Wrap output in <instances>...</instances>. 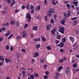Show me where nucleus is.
Wrapping results in <instances>:
<instances>
[{
    "label": "nucleus",
    "instance_id": "nucleus-1",
    "mask_svg": "<svg viewBox=\"0 0 79 79\" xmlns=\"http://www.w3.org/2000/svg\"><path fill=\"white\" fill-rule=\"evenodd\" d=\"M26 18H28V20L27 21L28 23H30L31 22V15H30V14L29 13H27L26 14Z\"/></svg>",
    "mask_w": 79,
    "mask_h": 79
},
{
    "label": "nucleus",
    "instance_id": "nucleus-2",
    "mask_svg": "<svg viewBox=\"0 0 79 79\" xmlns=\"http://www.w3.org/2000/svg\"><path fill=\"white\" fill-rule=\"evenodd\" d=\"M60 30H58L59 32H60L62 33V34H64V27H61L60 28Z\"/></svg>",
    "mask_w": 79,
    "mask_h": 79
},
{
    "label": "nucleus",
    "instance_id": "nucleus-3",
    "mask_svg": "<svg viewBox=\"0 0 79 79\" xmlns=\"http://www.w3.org/2000/svg\"><path fill=\"white\" fill-rule=\"evenodd\" d=\"M46 30L47 31H50L52 28V25L50 24L47 25L46 27Z\"/></svg>",
    "mask_w": 79,
    "mask_h": 79
},
{
    "label": "nucleus",
    "instance_id": "nucleus-4",
    "mask_svg": "<svg viewBox=\"0 0 79 79\" xmlns=\"http://www.w3.org/2000/svg\"><path fill=\"white\" fill-rule=\"evenodd\" d=\"M67 21V20L66 19V18H64L63 20H62L61 22V23L62 24V25H65V22Z\"/></svg>",
    "mask_w": 79,
    "mask_h": 79
},
{
    "label": "nucleus",
    "instance_id": "nucleus-5",
    "mask_svg": "<svg viewBox=\"0 0 79 79\" xmlns=\"http://www.w3.org/2000/svg\"><path fill=\"white\" fill-rule=\"evenodd\" d=\"M5 62L6 63H11V60L10 59H8L7 58L5 59Z\"/></svg>",
    "mask_w": 79,
    "mask_h": 79
},
{
    "label": "nucleus",
    "instance_id": "nucleus-6",
    "mask_svg": "<svg viewBox=\"0 0 79 79\" xmlns=\"http://www.w3.org/2000/svg\"><path fill=\"white\" fill-rule=\"evenodd\" d=\"M0 60L2 61V63H4V61L5 60V59L3 58V56H0Z\"/></svg>",
    "mask_w": 79,
    "mask_h": 79
},
{
    "label": "nucleus",
    "instance_id": "nucleus-7",
    "mask_svg": "<svg viewBox=\"0 0 79 79\" xmlns=\"http://www.w3.org/2000/svg\"><path fill=\"white\" fill-rule=\"evenodd\" d=\"M70 70V69L69 68V67H67L66 69L65 74H68V73H69V71Z\"/></svg>",
    "mask_w": 79,
    "mask_h": 79
},
{
    "label": "nucleus",
    "instance_id": "nucleus-8",
    "mask_svg": "<svg viewBox=\"0 0 79 79\" xmlns=\"http://www.w3.org/2000/svg\"><path fill=\"white\" fill-rule=\"evenodd\" d=\"M23 35L22 36V38H24L26 37L27 35V34L26 33V32L25 31H23Z\"/></svg>",
    "mask_w": 79,
    "mask_h": 79
},
{
    "label": "nucleus",
    "instance_id": "nucleus-9",
    "mask_svg": "<svg viewBox=\"0 0 79 79\" xmlns=\"http://www.w3.org/2000/svg\"><path fill=\"white\" fill-rule=\"evenodd\" d=\"M71 10H69L68 12V13L67 15V16L68 17H69V16H71Z\"/></svg>",
    "mask_w": 79,
    "mask_h": 79
},
{
    "label": "nucleus",
    "instance_id": "nucleus-10",
    "mask_svg": "<svg viewBox=\"0 0 79 79\" xmlns=\"http://www.w3.org/2000/svg\"><path fill=\"white\" fill-rule=\"evenodd\" d=\"M73 4L75 6H77V4H78V2L77 0H75V2L73 3Z\"/></svg>",
    "mask_w": 79,
    "mask_h": 79
},
{
    "label": "nucleus",
    "instance_id": "nucleus-11",
    "mask_svg": "<svg viewBox=\"0 0 79 79\" xmlns=\"http://www.w3.org/2000/svg\"><path fill=\"white\" fill-rule=\"evenodd\" d=\"M15 3H16V2H15V0H12V2L10 4L11 6H13V5H14V4H15Z\"/></svg>",
    "mask_w": 79,
    "mask_h": 79
},
{
    "label": "nucleus",
    "instance_id": "nucleus-12",
    "mask_svg": "<svg viewBox=\"0 0 79 79\" xmlns=\"http://www.w3.org/2000/svg\"><path fill=\"white\" fill-rule=\"evenodd\" d=\"M39 56V53L37 52H35L34 55L33 56V57H37Z\"/></svg>",
    "mask_w": 79,
    "mask_h": 79
},
{
    "label": "nucleus",
    "instance_id": "nucleus-13",
    "mask_svg": "<svg viewBox=\"0 0 79 79\" xmlns=\"http://www.w3.org/2000/svg\"><path fill=\"white\" fill-rule=\"evenodd\" d=\"M58 46L60 47H64V43L61 42L58 45Z\"/></svg>",
    "mask_w": 79,
    "mask_h": 79
},
{
    "label": "nucleus",
    "instance_id": "nucleus-14",
    "mask_svg": "<svg viewBox=\"0 0 79 79\" xmlns=\"http://www.w3.org/2000/svg\"><path fill=\"white\" fill-rule=\"evenodd\" d=\"M54 9H53V8H51L49 10V12H50V13H55L54 11H53V10Z\"/></svg>",
    "mask_w": 79,
    "mask_h": 79
},
{
    "label": "nucleus",
    "instance_id": "nucleus-15",
    "mask_svg": "<svg viewBox=\"0 0 79 79\" xmlns=\"http://www.w3.org/2000/svg\"><path fill=\"white\" fill-rule=\"evenodd\" d=\"M66 6L68 7L67 9H68V10H69V9H71V5L69 4H66Z\"/></svg>",
    "mask_w": 79,
    "mask_h": 79
},
{
    "label": "nucleus",
    "instance_id": "nucleus-16",
    "mask_svg": "<svg viewBox=\"0 0 79 79\" xmlns=\"http://www.w3.org/2000/svg\"><path fill=\"white\" fill-rule=\"evenodd\" d=\"M63 67L61 66L59 67L58 69V71L60 72L61 71V70L63 69Z\"/></svg>",
    "mask_w": 79,
    "mask_h": 79
},
{
    "label": "nucleus",
    "instance_id": "nucleus-17",
    "mask_svg": "<svg viewBox=\"0 0 79 79\" xmlns=\"http://www.w3.org/2000/svg\"><path fill=\"white\" fill-rule=\"evenodd\" d=\"M11 34V33L10 32V31H8L7 33L5 34V36H8V35H10V34Z\"/></svg>",
    "mask_w": 79,
    "mask_h": 79
},
{
    "label": "nucleus",
    "instance_id": "nucleus-18",
    "mask_svg": "<svg viewBox=\"0 0 79 79\" xmlns=\"http://www.w3.org/2000/svg\"><path fill=\"white\" fill-rule=\"evenodd\" d=\"M36 10H37L38 11L40 10V6H37V7L36 8Z\"/></svg>",
    "mask_w": 79,
    "mask_h": 79
},
{
    "label": "nucleus",
    "instance_id": "nucleus-19",
    "mask_svg": "<svg viewBox=\"0 0 79 79\" xmlns=\"http://www.w3.org/2000/svg\"><path fill=\"white\" fill-rule=\"evenodd\" d=\"M33 30L36 31L37 30V26H34L33 27Z\"/></svg>",
    "mask_w": 79,
    "mask_h": 79
},
{
    "label": "nucleus",
    "instance_id": "nucleus-20",
    "mask_svg": "<svg viewBox=\"0 0 79 79\" xmlns=\"http://www.w3.org/2000/svg\"><path fill=\"white\" fill-rule=\"evenodd\" d=\"M20 56H21V54L19 53H17L16 54V57L17 58H19Z\"/></svg>",
    "mask_w": 79,
    "mask_h": 79
},
{
    "label": "nucleus",
    "instance_id": "nucleus-21",
    "mask_svg": "<svg viewBox=\"0 0 79 79\" xmlns=\"http://www.w3.org/2000/svg\"><path fill=\"white\" fill-rule=\"evenodd\" d=\"M40 44L36 45V47L37 48H40Z\"/></svg>",
    "mask_w": 79,
    "mask_h": 79
},
{
    "label": "nucleus",
    "instance_id": "nucleus-22",
    "mask_svg": "<svg viewBox=\"0 0 79 79\" xmlns=\"http://www.w3.org/2000/svg\"><path fill=\"white\" fill-rule=\"evenodd\" d=\"M15 21L12 20V21H11V23H10L11 24L13 25V24H15Z\"/></svg>",
    "mask_w": 79,
    "mask_h": 79
},
{
    "label": "nucleus",
    "instance_id": "nucleus-23",
    "mask_svg": "<svg viewBox=\"0 0 79 79\" xmlns=\"http://www.w3.org/2000/svg\"><path fill=\"white\" fill-rule=\"evenodd\" d=\"M14 35V34H12L11 35H10L8 38L7 39L9 40V39H11V37H13V35Z\"/></svg>",
    "mask_w": 79,
    "mask_h": 79
},
{
    "label": "nucleus",
    "instance_id": "nucleus-24",
    "mask_svg": "<svg viewBox=\"0 0 79 79\" xmlns=\"http://www.w3.org/2000/svg\"><path fill=\"white\" fill-rule=\"evenodd\" d=\"M34 75L31 74V75L30 76V78L31 79H34Z\"/></svg>",
    "mask_w": 79,
    "mask_h": 79
},
{
    "label": "nucleus",
    "instance_id": "nucleus-25",
    "mask_svg": "<svg viewBox=\"0 0 79 79\" xmlns=\"http://www.w3.org/2000/svg\"><path fill=\"white\" fill-rule=\"evenodd\" d=\"M42 40H43V41H44V42H45L46 41V38H45L44 37H43L42 38Z\"/></svg>",
    "mask_w": 79,
    "mask_h": 79
},
{
    "label": "nucleus",
    "instance_id": "nucleus-26",
    "mask_svg": "<svg viewBox=\"0 0 79 79\" xmlns=\"http://www.w3.org/2000/svg\"><path fill=\"white\" fill-rule=\"evenodd\" d=\"M29 7H30L29 5V4H27V6H26V8L28 10L29 9Z\"/></svg>",
    "mask_w": 79,
    "mask_h": 79
},
{
    "label": "nucleus",
    "instance_id": "nucleus-27",
    "mask_svg": "<svg viewBox=\"0 0 79 79\" xmlns=\"http://www.w3.org/2000/svg\"><path fill=\"white\" fill-rule=\"evenodd\" d=\"M57 39H61V36L60 35H58L57 36Z\"/></svg>",
    "mask_w": 79,
    "mask_h": 79
},
{
    "label": "nucleus",
    "instance_id": "nucleus-28",
    "mask_svg": "<svg viewBox=\"0 0 79 79\" xmlns=\"http://www.w3.org/2000/svg\"><path fill=\"white\" fill-rule=\"evenodd\" d=\"M16 25L17 27H19V22L18 21L17 22Z\"/></svg>",
    "mask_w": 79,
    "mask_h": 79
},
{
    "label": "nucleus",
    "instance_id": "nucleus-29",
    "mask_svg": "<svg viewBox=\"0 0 79 79\" xmlns=\"http://www.w3.org/2000/svg\"><path fill=\"white\" fill-rule=\"evenodd\" d=\"M73 24L74 25V26H76L77 25V22L76 21H74L73 22Z\"/></svg>",
    "mask_w": 79,
    "mask_h": 79
},
{
    "label": "nucleus",
    "instance_id": "nucleus-30",
    "mask_svg": "<svg viewBox=\"0 0 79 79\" xmlns=\"http://www.w3.org/2000/svg\"><path fill=\"white\" fill-rule=\"evenodd\" d=\"M62 40L64 43L66 42V38L64 37L63 39H62Z\"/></svg>",
    "mask_w": 79,
    "mask_h": 79
},
{
    "label": "nucleus",
    "instance_id": "nucleus-31",
    "mask_svg": "<svg viewBox=\"0 0 79 79\" xmlns=\"http://www.w3.org/2000/svg\"><path fill=\"white\" fill-rule=\"evenodd\" d=\"M55 31H53V30H51V33L52 34H53V35H55Z\"/></svg>",
    "mask_w": 79,
    "mask_h": 79
},
{
    "label": "nucleus",
    "instance_id": "nucleus-32",
    "mask_svg": "<svg viewBox=\"0 0 79 79\" xmlns=\"http://www.w3.org/2000/svg\"><path fill=\"white\" fill-rule=\"evenodd\" d=\"M73 67L75 68H77V64H73Z\"/></svg>",
    "mask_w": 79,
    "mask_h": 79
},
{
    "label": "nucleus",
    "instance_id": "nucleus-33",
    "mask_svg": "<svg viewBox=\"0 0 79 79\" xmlns=\"http://www.w3.org/2000/svg\"><path fill=\"white\" fill-rule=\"evenodd\" d=\"M64 61V60H63V59H61L59 60V62L60 63H63V61Z\"/></svg>",
    "mask_w": 79,
    "mask_h": 79
},
{
    "label": "nucleus",
    "instance_id": "nucleus-34",
    "mask_svg": "<svg viewBox=\"0 0 79 79\" xmlns=\"http://www.w3.org/2000/svg\"><path fill=\"white\" fill-rule=\"evenodd\" d=\"M51 23H52V24H53L54 23V20H53V19H51Z\"/></svg>",
    "mask_w": 79,
    "mask_h": 79
},
{
    "label": "nucleus",
    "instance_id": "nucleus-35",
    "mask_svg": "<svg viewBox=\"0 0 79 79\" xmlns=\"http://www.w3.org/2000/svg\"><path fill=\"white\" fill-rule=\"evenodd\" d=\"M9 48H10V47L8 45L6 46V50H9Z\"/></svg>",
    "mask_w": 79,
    "mask_h": 79
},
{
    "label": "nucleus",
    "instance_id": "nucleus-36",
    "mask_svg": "<svg viewBox=\"0 0 79 79\" xmlns=\"http://www.w3.org/2000/svg\"><path fill=\"white\" fill-rule=\"evenodd\" d=\"M47 48L48 50H51V48L50 46H47Z\"/></svg>",
    "mask_w": 79,
    "mask_h": 79
},
{
    "label": "nucleus",
    "instance_id": "nucleus-37",
    "mask_svg": "<svg viewBox=\"0 0 79 79\" xmlns=\"http://www.w3.org/2000/svg\"><path fill=\"white\" fill-rule=\"evenodd\" d=\"M52 3L53 5H56V3L55 2V0H52Z\"/></svg>",
    "mask_w": 79,
    "mask_h": 79
},
{
    "label": "nucleus",
    "instance_id": "nucleus-38",
    "mask_svg": "<svg viewBox=\"0 0 79 79\" xmlns=\"http://www.w3.org/2000/svg\"><path fill=\"white\" fill-rule=\"evenodd\" d=\"M30 9L31 10H32L34 9V6L32 5H31L30 6Z\"/></svg>",
    "mask_w": 79,
    "mask_h": 79
},
{
    "label": "nucleus",
    "instance_id": "nucleus-39",
    "mask_svg": "<svg viewBox=\"0 0 79 79\" xmlns=\"http://www.w3.org/2000/svg\"><path fill=\"white\" fill-rule=\"evenodd\" d=\"M21 51L23 52V53H25L26 52V51L25 50V49H22L21 50Z\"/></svg>",
    "mask_w": 79,
    "mask_h": 79
},
{
    "label": "nucleus",
    "instance_id": "nucleus-40",
    "mask_svg": "<svg viewBox=\"0 0 79 79\" xmlns=\"http://www.w3.org/2000/svg\"><path fill=\"white\" fill-rule=\"evenodd\" d=\"M5 1H6V2H7V3H10L11 1H10V0H5Z\"/></svg>",
    "mask_w": 79,
    "mask_h": 79
},
{
    "label": "nucleus",
    "instance_id": "nucleus-41",
    "mask_svg": "<svg viewBox=\"0 0 79 79\" xmlns=\"http://www.w3.org/2000/svg\"><path fill=\"white\" fill-rule=\"evenodd\" d=\"M28 26V24H26L25 25L24 28H27V27Z\"/></svg>",
    "mask_w": 79,
    "mask_h": 79
},
{
    "label": "nucleus",
    "instance_id": "nucleus-42",
    "mask_svg": "<svg viewBox=\"0 0 79 79\" xmlns=\"http://www.w3.org/2000/svg\"><path fill=\"white\" fill-rule=\"evenodd\" d=\"M48 15H49L50 16H51L52 15V13H51V12H50V11L48 12Z\"/></svg>",
    "mask_w": 79,
    "mask_h": 79
},
{
    "label": "nucleus",
    "instance_id": "nucleus-43",
    "mask_svg": "<svg viewBox=\"0 0 79 79\" xmlns=\"http://www.w3.org/2000/svg\"><path fill=\"white\" fill-rule=\"evenodd\" d=\"M45 73L46 75H48L49 74V72L48 71H46L45 72Z\"/></svg>",
    "mask_w": 79,
    "mask_h": 79
},
{
    "label": "nucleus",
    "instance_id": "nucleus-44",
    "mask_svg": "<svg viewBox=\"0 0 79 79\" xmlns=\"http://www.w3.org/2000/svg\"><path fill=\"white\" fill-rule=\"evenodd\" d=\"M43 67L44 69H47V65H44Z\"/></svg>",
    "mask_w": 79,
    "mask_h": 79
},
{
    "label": "nucleus",
    "instance_id": "nucleus-45",
    "mask_svg": "<svg viewBox=\"0 0 79 79\" xmlns=\"http://www.w3.org/2000/svg\"><path fill=\"white\" fill-rule=\"evenodd\" d=\"M34 75L35 77H38L39 76V75L37 73H35Z\"/></svg>",
    "mask_w": 79,
    "mask_h": 79
},
{
    "label": "nucleus",
    "instance_id": "nucleus-46",
    "mask_svg": "<svg viewBox=\"0 0 79 79\" xmlns=\"http://www.w3.org/2000/svg\"><path fill=\"white\" fill-rule=\"evenodd\" d=\"M60 52H64V50H63V49H60Z\"/></svg>",
    "mask_w": 79,
    "mask_h": 79
},
{
    "label": "nucleus",
    "instance_id": "nucleus-47",
    "mask_svg": "<svg viewBox=\"0 0 79 79\" xmlns=\"http://www.w3.org/2000/svg\"><path fill=\"white\" fill-rule=\"evenodd\" d=\"M77 17H74L72 19V20L73 21V20H74L75 19H77Z\"/></svg>",
    "mask_w": 79,
    "mask_h": 79
},
{
    "label": "nucleus",
    "instance_id": "nucleus-48",
    "mask_svg": "<svg viewBox=\"0 0 79 79\" xmlns=\"http://www.w3.org/2000/svg\"><path fill=\"white\" fill-rule=\"evenodd\" d=\"M44 79H47V78H48V77H47V76L45 75L44 76Z\"/></svg>",
    "mask_w": 79,
    "mask_h": 79
},
{
    "label": "nucleus",
    "instance_id": "nucleus-49",
    "mask_svg": "<svg viewBox=\"0 0 79 79\" xmlns=\"http://www.w3.org/2000/svg\"><path fill=\"white\" fill-rule=\"evenodd\" d=\"M41 63H43L44 62V59H42L41 60Z\"/></svg>",
    "mask_w": 79,
    "mask_h": 79
},
{
    "label": "nucleus",
    "instance_id": "nucleus-50",
    "mask_svg": "<svg viewBox=\"0 0 79 79\" xmlns=\"http://www.w3.org/2000/svg\"><path fill=\"white\" fill-rule=\"evenodd\" d=\"M56 44H58V43H60V41L58 40H56Z\"/></svg>",
    "mask_w": 79,
    "mask_h": 79
},
{
    "label": "nucleus",
    "instance_id": "nucleus-51",
    "mask_svg": "<svg viewBox=\"0 0 79 79\" xmlns=\"http://www.w3.org/2000/svg\"><path fill=\"white\" fill-rule=\"evenodd\" d=\"M22 74H26V71H23L22 72Z\"/></svg>",
    "mask_w": 79,
    "mask_h": 79
},
{
    "label": "nucleus",
    "instance_id": "nucleus-52",
    "mask_svg": "<svg viewBox=\"0 0 79 79\" xmlns=\"http://www.w3.org/2000/svg\"><path fill=\"white\" fill-rule=\"evenodd\" d=\"M5 29H6V28H5V27H3L2 28V31H5Z\"/></svg>",
    "mask_w": 79,
    "mask_h": 79
},
{
    "label": "nucleus",
    "instance_id": "nucleus-53",
    "mask_svg": "<svg viewBox=\"0 0 79 79\" xmlns=\"http://www.w3.org/2000/svg\"><path fill=\"white\" fill-rule=\"evenodd\" d=\"M20 38L21 37L20 36H17L16 37V39L18 40L20 39Z\"/></svg>",
    "mask_w": 79,
    "mask_h": 79
},
{
    "label": "nucleus",
    "instance_id": "nucleus-54",
    "mask_svg": "<svg viewBox=\"0 0 79 79\" xmlns=\"http://www.w3.org/2000/svg\"><path fill=\"white\" fill-rule=\"evenodd\" d=\"M76 10L78 11H79V7H76Z\"/></svg>",
    "mask_w": 79,
    "mask_h": 79
},
{
    "label": "nucleus",
    "instance_id": "nucleus-55",
    "mask_svg": "<svg viewBox=\"0 0 79 79\" xmlns=\"http://www.w3.org/2000/svg\"><path fill=\"white\" fill-rule=\"evenodd\" d=\"M69 39H70V40H72V39H73V37L71 36L70 37Z\"/></svg>",
    "mask_w": 79,
    "mask_h": 79
},
{
    "label": "nucleus",
    "instance_id": "nucleus-56",
    "mask_svg": "<svg viewBox=\"0 0 79 79\" xmlns=\"http://www.w3.org/2000/svg\"><path fill=\"white\" fill-rule=\"evenodd\" d=\"M10 49L11 51H13V48L12 47H10Z\"/></svg>",
    "mask_w": 79,
    "mask_h": 79
},
{
    "label": "nucleus",
    "instance_id": "nucleus-57",
    "mask_svg": "<svg viewBox=\"0 0 79 79\" xmlns=\"http://www.w3.org/2000/svg\"><path fill=\"white\" fill-rule=\"evenodd\" d=\"M34 10H32L31 11V13H34Z\"/></svg>",
    "mask_w": 79,
    "mask_h": 79
},
{
    "label": "nucleus",
    "instance_id": "nucleus-58",
    "mask_svg": "<svg viewBox=\"0 0 79 79\" xmlns=\"http://www.w3.org/2000/svg\"><path fill=\"white\" fill-rule=\"evenodd\" d=\"M58 76L56 75L55 76V79H58Z\"/></svg>",
    "mask_w": 79,
    "mask_h": 79
},
{
    "label": "nucleus",
    "instance_id": "nucleus-59",
    "mask_svg": "<svg viewBox=\"0 0 79 79\" xmlns=\"http://www.w3.org/2000/svg\"><path fill=\"white\" fill-rule=\"evenodd\" d=\"M25 8V6H22V9H24V8Z\"/></svg>",
    "mask_w": 79,
    "mask_h": 79
},
{
    "label": "nucleus",
    "instance_id": "nucleus-60",
    "mask_svg": "<svg viewBox=\"0 0 79 79\" xmlns=\"http://www.w3.org/2000/svg\"><path fill=\"white\" fill-rule=\"evenodd\" d=\"M72 8H74V5H71Z\"/></svg>",
    "mask_w": 79,
    "mask_h": 79
},
{
    "label": "nucleus",
    "instance_id": "nucleus-61",
    "mask_svg": "<svg viewBox=\"0 0 79 79\" xmlns=\"http://www.w3.org/2000/svg\"><path fill=\"white\" fill-rule=\"evenodd\" d=\"M37 41H40V38H39L37 39Z\"/></svg>",
    "mask_w": 79,
    "mask_h": 79
},
{
    "label": "nucleus",
    "instance_id": "nucleus-62",
    "mask_svg": "<svg viewBox=\"0 0 79 79\" xmlns=\"http://www.w3.org/2000/svg\"><path fill=\"white\" fill-rule=\"evenodd\" d=\"M76 56L77 57V58H79V55H76Z\"/></svg>",
    "mask_w": 79,
    "mask_h": 79
},
{
    "label": "nucleus",
    "instance_id": "nucleus-63",
    "mask_svg": "<svg viewBox=\"0 0 79 79\" xmlns=\"http://www.w3.org/2000/svg\"><path fill=\"white\" fill-rule=\"evenodd\" d=\"M77 45V43H76L75 44H74V45H73V47H76V45Z\"/></svg>",
    "mask_w": 79,
    "mask_h": 79
},
{
    "label": "nucleus",
    "instance_id": "nucleus-64",
    "mask_svg": "<svg viewBox=\"0 0 79 79\" xmlns=\"http://www.w3.org/2000/svg\"><path fill=\"white\" fill-rule=\"evenodd\" d=\"M6 26H9V23H7L5 24Z\"/></svg>",
    "mask_w": 79,
    "mask_h": 79
}]
</instances>
